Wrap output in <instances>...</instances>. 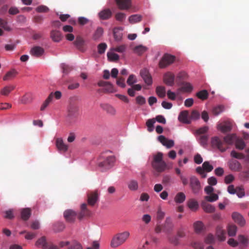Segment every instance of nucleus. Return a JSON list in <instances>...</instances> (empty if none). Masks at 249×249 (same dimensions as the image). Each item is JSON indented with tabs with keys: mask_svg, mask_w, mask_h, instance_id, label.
<instances>
[{
	"mask_svg": "<svg viewBox=\"0 0 249 249\" xmlns=\"http://www.w3.org/2000/svg\"><path fill=\"white\" fill-rule=\"evenodd\" d=\"M126 82L128 85L132 86L137 82V78L134 74H131L129 76Z\"/></svg>",
	"mask_w": 249,
	"mask_h": 249,
	"instance_id": "052dcab7",
	"label": "nucleus"
},
{
	"mask_svg": "<svg viewBox=\"0 0 249 249\" xmlns=\"http://www.w3.org/2000/svg\"><path fill=\"white\" fill-rule=\"evenodd\" d=\"M210 196H205V199L208 202H213L218 199V196L215 194L212 193L210 194Z\"/></svg>",
	"mask_w": 249,
	"mask_h": 249,
	"instance_id": "603ef678",
	"label": "nucleus"
},
{
	"mask_svg": "<svg viewBox=\"0 0 249 249\" xmlns=\"http://www.w3.org/2000/svg\"><path fill=\"white\" fill-rule=\"evenodd\" d=\"M181 89L185 92H191L193 89V87L189 83H184L181 87Z\"/></svg>",
	"mask_w": 249,
	"mask_h": 249,
	"instance_id": "13d9d810",
	"label": "nucleus"
},
{
	"mask_svg": "<svg viewBox=\"0 0 249 249\" xmlns=\"http://www.w3.org/2000/svg\"><path fill=\"white\" fill-rule=\"evenodd\" d=\"M61 67L63 70V72L65 74H68L72 70L71 67L65 64H62Z\"/></svg>",
	"mask_w": 249,
	"mask_h": 249,
	"instance_id": "0e129e2a",
	"label": "nucleus"
},
{
	"mask_svg": "<svg viewBox=\"0 0 249 249\" xmlns=\"http://www.w3.org/2000/svg\"><path fill=\"white\" fill-rule=\"evenodd\" d=\"M17 74V72L15 70H13L11 71H9L6 73L5 75L3 77V79L4 81L9 80L12 78L14 77Z\"/></svg>",
	"mask_w": 249,
	"mask_h": 249,
	"instance_id": "09e8293b",
	"label": "nucleus"
},
{
	"mask_svg": "<svg viewBox=\"0 0 249 249\" xmlns=\"http://www.w3.org/2000/svg\"><path fill=\"white\" fill-rule=\"evenodd\" d=\"M115 18L117 20L122 22L126 18V15L122 12H119L116 14Z\"/></svg>",
	"mask_w": 249,
	"mask_h": 249,
	"instance_id": "69168bd1",
	"label": "nucleus"
},
{
	"mask_svg": "<svg viewBox=\"0 0 249 249\" xmlns=\"http://www.w3.org/2000/svg\"><path fill=\"white\" fill-rule=\"evenodd\" d=\"M235 147L239 150H243L246 146V143L244 141L239 138H237L235 142Z\"/></svg>",
	"mask_w": 249,
	"mask_h": 249,
	"instance_id": "a19ab883",
	"label": "nucleus"
},
{
	"mask_svg": "<svg viewBox=\"0 0 249 249\" xmlns=\"http://www.w3.org/2000/svg\"><path fill=\"white\" fill-rule=\"evenodd\" d=\"M175 75L171 72H167L164 74L163 81L164 83L169 86H172L174 84Z\"/></svg>",
	"mask_w": 249,
	"mask_h": 249,
	"instance_id": "ddd939ff",
	"label": "nucleus"
},
{
	"mask_svg": "<svg viewBox=\"0 0 249 249\" xmlns=\"http://www.w3.org/2000/svg\"><path fill=\"white\" fill-rule=\"evenodd\" d=\"M112 12L109 9H105L99 13L98 15L100 19L106 20L112 16Z\"/></svg>",
	"mask_w": 249,
	"mask_h": 249,
	"instance_id": "4be33fe9",
	"label": "nucleus"
},
{
	"mask_svg": "<svg viewBox=\"0 0 249 249\" xmlns=\"http://www.w3.org/2000/svg\"><path fill=\"white\" fill-rule=\"evenodd\" d=\"M185 195L182 192H179L176 195L174 200L177 203H182L185 201Z\"/></svg>",
	"mask_w": 249,
	"mask_h": 249,
	"instance_id": "e433bc0d",
	"label": "nucleus"
},
{
	"mask_svg": "<svg viewBox=\"0 0 249 249\" xmlns=\"http://www.w3.org/2000/svg\"><path fill=\"white\" fill-rule=\"evenodd\" d=\"M201 206L203 210L208 213H212L215 211V208L211 204L208 203L206 201L202 202Z\"/></svg>",
	"mask_w": 249,
	"mask_h": 249,
	"instance_id": "cd10ccee",
	"label": "nucleus"
},
{
	"mask_svg": "<svg viewBox=\"0 0 249 249\" xmlns=\"http://www.w3.org/2000/svg\"><path fill=\"white\" fill-rule=\"evenodd\" d=\"M85 41L83 38L81 36H77L74 42V44L76 47L80 51H84V46Z\"/></svg>",
	"mask_w": 249,
	"mask_h": 249,
	"instance_id": "393cba45",
	"label": "nucleus"
},
{
	"mask_svg": "<svg viewBox=\"0 0 249 249\" xmlns=\"http://www.w3.org/2000/svg\"><path fill=\"white\" fill-rule=\"evenodd\" d=\"M229 168L232 171L239 172L242 169L241 163L236 160H231L228 162Z\"/></svg>",
	"mask_w": 249,
	"mask_h": 249,
	"instance_id": "4468645a",
	"label": "nucleus"
},
{
	"mask_svg": "<svg viewBox=\"0 0 249 249\" xmlns=\"http://www.w3.org/2000/svg\"><path fill=\"white\" fill-rule=\"evenodd\" d=\"M187 206L193 211H196L198 208V203L194 199H189L187 202Z\"/></svg>",
	"mask_w": 249,
	"mask_h": 249,
	"instance_id": "2f4dec72",
	"label": "nucleus"
},
{
	"mask_svg": "<svg viewBox=\"0 0 249 249\" xmlns=\"http://www.w3.org/2000/svg\"><path fill=\"white\" fill-rule=\"evenodd\" d=\"M53 98V93L52 92L49 95V96L48 97V98L46 99V100L44 102L43 104L42 105V106L40 107V110L41 111H43L45 110V109L49 105L50 103L52 101Z\"/></svg>",
	"mask_w": 249,
	"mask_h": 249,
	"instance_id": "37998d69",
	"label": "nucleus"
},
{
	"mask_svg": "<svg viewBox=\"0 0 249 249\" xmlns=\"http://www.w3.org/2000/svg\"><path fill=\"white\" fill-rule=\"evenodd\" d=\"M77 213L72 210H66L64 213V216L66 220L70 223L73 222L76 218Z\"/></svg>",
	"mask_w": 249,
	"mask_h": 249,
	"instance_id": "9b49d317",
	"label": "nucleus"
},
{
	"mask_svg": "<svg viewBox=\"0 0 249 249\" xmlns=\"http://www.w3.org/2000/svg\"><path fill=\"white\" fill-rule=\"evenodd\" d=\"M189 187L193 193L197 194L202 190L201 183L198 178L195 176L189 178Z\"/></svg>",
	"mask_w": 249,
	"mask_h": 249,
	"instance_id": "39448f33",
	"label": "nucleus"
},
{
	"mask_svg": "<svg viewBox=\"0 0 249 249\" xmlns=\"http://www.w3.org/2000/svg\"><path fill=\"white\" fill-rule=\"evenodd\" d=\"M178 120L184 124H190L191 122L189 111L187 110H183L180 112L178 117Z\"/></svg>",
	"mask_w": 249,
	"mask_h": 249,
	"instance_id": "f8f14e48",
	"label": "nucleus"
},
{
	"mask_svg": "<svg viewBox=\"0 0 249 249\" xmlns=\"http://www.w3.org/2000/svg\"><path fill=\"white\" fill-rule=\"evenodd\" d=\"M107 56L108 59L112 61H116L119 59V55L114 53H108Z\"/></svg>",
	"mask_w": 249,
	"mask_h": 249,
	"instance_id": "6e6d98bb",
	"label": "nucleus"
},
{
	"mask_svg": "<svg viewBox=\"0 0 249 249\" xmlns=\"http://www.w3.org/2000/svg\"><path fill=\"white\" fill-rule=\"evenodd\" d=\"M196 95L199 99L202 100H205L207 99L208 97V92L206 90L204 89L198 92Z\"/></svg>",
	"mask_w": 249,
	"mask_h": 249,
	"instance_id": "c03bdc74",
	"label": "nucleus"
},
{
	"mask_svg": "<svg viewBox=\"0 0 249 249\" xmlns=\"http://www.w3.org/2000/svg\"><path fill=\"white\" fill-rule=\"evenodd\" d=\"M142 19V16L140 15H133L129 17L128 20L131 24H134L141 21Z\"/></svg>",
	"mask_w": 249,
	"mask_h": 249,
	"instance_id": "58836bf2",
	"label": "nucleus"
},
{
	"mask_svg": "<svg viewBox=\"0 0 249 249\" xmlns=\"http://www.w3.org/2000/svg\"><path fill=\"white\" fill-rule=\"evenodd\" d=\"M91 212L87 208V204L83 203L81 205V211L78 215V218L79 220H81L85 216H90Z\"/></svg>",
	"mask_w": 249,
	"mask_h": 249,
	"instance_id": "2eb2a0df",
	"label": "nucleus"
},
{
	"mask_svg": "<svg viewBox=\"0 0 249 249\" xmlns=\"http://www.w3.org/2000/svg\"><path fill=\"white\" fill-rule=\"evenodd\" d=\"M156 92L160 98H164L166 95L165 88L163 86H158L156 89Z\"/></svg>",
	"mask_w": 249,
	"mask_h": 249,
	"instance_id": "4c0bfd02",
	"label": "nucleus"
},
{
	"mask_svg": "<svg viewBox=\"0 0 249 249\" xmlns=\"http://www.w3.org/2000/svg\"><path fill=\"white\" fill-rule=\"evenodd\" d=\"M118 8L122 10H127L132 7L131 0H115Z\"/></svg>",
	"mask_w": 249,
	"mask_h": 249,
	"instance_id": "1a4fd4ad",
	"label": "nucleus"
},
{
	"mask_svg": "<svg viewBox=\"0 0 249 249\" xmlns=\"http://www.w3.org/2000/svg\"><path fill=\"white\" fill-rule=\"evenodd\" d=\"M101 107L106 111L108 113L112 115H114L116 114L115 109L111 106L108 104H104L101 105Z\"/></svg>",
	"mask_w": 249,
	"mask_h": 249,
	"instance_id": "f704fd0d",
	"label": "nucleus"
},
{
	"mask_svg": "<svg viewBox=\"0 0 249 249\" xmlns=\"http://www.w3.org/2000/svg\"><path fill=\"white\" fill-rule=\"evenodd\" d=\"M21 218L24 221H27L31 215V210L30 208H24L21 210Z\"/></svg>",
	"mask_w": 249,
	"mask_h": 249,
	"instance_id": "c85d7f7f",
	"label": "nucleus"
},
{
	"mask_svg": "<svg viewBox=\"0 0 249 249\" xmlns=\"http://www.w3.org/2000/svg\"><path fill=\"white\" fill-rule=\"evenodd\" d=\"M68 249H83V248L79 243L74 242L69 247Z\"/></svg>",
	"mask_w": 249,
	"mask_h": 249,
	"instance_id": "338daca9",
	"label": "nucleus"
},
{
	"mask_svg": "<svg viewBox=\"0 0 249 249\" xmlns=\"http://www.w3.org/2000/svg\"><path fill=\"white\" fill-rule=\"evenodd\" d=\"M147 50V48L142 45H140L135 46L133 48V51L134 53L137 54L139 55L142 54Z\"/></svg>",
	"mask_w": 249,
	"mask_h": 249,
	"instance_id": "7c9ffc66",
	"label": "nucleus"
},
{
	"mask_svg": "<svg viewBox=\"0 0 249 249\" xmlns=\"http://www.w3.org/2000/svg\"><path fill=\"white\" fill-rule=\"evenodd\" d=\"M231 157L238 159H244L245 158V155L244 154L238 153L234 150L231 152Z\"/></svg>",
	"mask_w": 249,
	"mask_h": 249,
	"instance_id": "5fc2aeb1",
	"label": "nucleus"
},
{
	"mask_svg": "<svg viewBox=\"0 0 249 249\" xmlns=\"http://www.w3.org/2000/svg\"><path fill=\"white\" fill-rule=\"evenodd\" d=\"M176 60V57L174 55L165 53L159 63V67L160 69H164L173 64Z\"/></svg>",
	"mask_w": 249,
	"mask_h": 249,
	"instance_id": "423d86ee",
	"label": "nucleus"
},
{
	"mask_svg": "<svg viewBox=\"0 0 249 249\" xmlns=\"http://www.w3.org/2000/svg\"><path fill=\"white\" fill-rule=\"evenodd\" d=\"M232 218L233 220L240 226H244L246 221L242 215L237 212H234L232 214Z\"/></svg>",
	"mask_w": 249,
	"mask_h": 249,
	"instance_id": "6ab92c4d",
	"label": "nucleus"
},
{
	"mask_svg": "<svg viewBox=\"0 0 249 249\" xmlns=\"http://www.w3.org/2000/svg\"><path fill=\"white\" fill-rule=\"evenodd\" d=\"M216 235L219 240L223 241L226 239V232L220 226H218L216 229Z\"/></svg>",
	"mask_w": 249,
	"mask_h": 249,
	"instance_id": "5701e85b",
	"label": "nucleus"
},
{
	"mask_svg": "<svg viewBox=\"0 0 249 249\" xmlns=\"http://www.w3.org/2000/svg\"><path fill=\"white\" fill-rule=\"evenodd\" d=\"M73 97L71 99V101L67 108V122L71 124L75 123L79 115V107L75 103L72 102Z\"/></svg>",
	"mask_w": 249,
	"mask_h": 249,
	"instance_id": "f03ea898",
	"label": "nucleus"
},
{
	"mask_svg": "<svg viewBox=\"0 0 249 249\" xmlns=\"http://www.w3.org/2000/svg\"><path fill=\"white\" fill-rule=\"evenodd\" d=\"M237 231V227L234 225H229L228 227V232L230 236H235Z\"/></svg>",
	"mask_w": 249,
	"mask_h": 249,
	"instance_id": "a18cd8bd",
	"label": "nucleus"
},
{
	"mask_svg": "<svg viewBox=\"0 0 249 249\" xmlns=\"http://www.w3.org/2000/svg\"><path fill=\"white\" fill-rule=\"evenodd\" d=\"M162 227L163 231L166 233H170L173 231L174 225L170 217L166 218L164 223L162 224Z\"/></svg>",
	"mask_w": 249,
	"mask_h": 249,
	"instance_id": "6e6552de",
	"label": "nucleus"
},
{
	"mask_svg": "<svg viewBox=\"0 0 249 249\" xmlns=\"http://www.w3.org/2000/svg\"><path fill=\"white\" fill-rule=\"evenodd\" d=\"M168 240L171 243L173 244V245L177 246L178 244L179 241L178 239L177 236H168L167 237Z\"/></svg>",
	"mask_w": 249,
	"mask_h": 249,
	"instance_id": "e2e57ef3",
	"label": "nucleus"
},
{
	"mask_svg": "<svg viewBox=\"0 0 249 249\" xmlns=\"http://www.w3.org/2000/svg\"><path fill=\"white\" fill-rule=\"evenodd\" d=\"M140 74L141 77L148 85H150L152 83V77L150 75L148 71L146 69H143L141 71Z\"/></svg>",
	"mask_w": 249,
	"mask_h": 249,
	"instance_id": "a211bd4d",
	"label": "nucleus"
},
{
	"mask_svg": "<svg viewBox=\"0 0 249 249\" xmlns=\"http://www.w3.org/2000/svg\"><path fill=\"white\" fill-rule=\"evenodd\" d=\"M158 140L167 148H170L174 145V142L171 140H168L163 135H160L158 137Z\"/></svg>",
	"mask_w": 249,
	"mask_h": 249,
	"instance_id": "aec40b11",
	"label": "nucleus"
},
{
	"mask_svg": "<svg viewBox=\"0 0 249 249\" xmlns=\"http://www.w3.org/2000/svg\"><path fill=\"white\" fill-rule=\"evenodd\" d=\"M55 145L58 151L65 152L68 149V145L65 144L62 138H57L55 141Z\"/></svg>",
	"mask_w": 249,
	"mask_h": 249,
	"instance_id": "dca6fc26",
	"label": "nucleus"
},
{
	"mask_svg": "<svg viewBox=\"0 0 249 249\" xmlns=\"http://www.w3.org/2000/svg\"><path fill=\"white\" fill-rule=\"evenodd\" d=\"M236 139L237 137L235 134H229L224 137V141L226 143L228 144H231L234 142H235Z\"/></svg>",
	"mask_w": 249,
	"mask_h": 249,
	"instance_id": "72a5a7b5",
	"label": "nucleus"
},
{
	"mask_svg": "<svg viewBox=\"0 0 249 249\" xmlns=\"http://www.w3.org/2000/svg\"><path fill=\"white\" fill-rule=\"evenodd\" d=\"M65 228V226L63 223L58 222L54 225L53 230L57 232H59L63 230Z\"/></svg>",
	"mask_w": 249,
	"mask_h": 249,
	"instance_id": "bf43d9fd",
	"label": "nucleus"
},
{
	"mask_svg": "<svg viewBox=\"0 0 249 249\" xmlns=\"http://www.w3.org/2000/svg\"><path fill=\"white\" fill-rule=\"evenodd\" d=\"M103 34V29L101 27H98L95 31L93 36V39L95 40L100 38Z\"/></svg>",
	"mask_w": 249,
	"mask_h": 249,
	"instance_id": "de8ad7c7",
	"label": "nucleus"
},
{
	"mask_svg": "<svg viewBox=\"0 0 249 249\" xmlns=\"http://www.w3.org/2000/svg\"><path fill=\"white\" fill-rule=\"evenodd\" d=\"M211 142L213 146L217 147L221 152L225 151L227 149L223 147L224 142L218 137L212 138Z\"/></svg>",
	"mask_w": 249,
	"mask_h": 249,
	"instance_id": "9d476101",
	"label": "nucleus"
},
{
	"mask_svg": "<svg viewBox=\"0 0 249 249\" xmlns=\"http://www.w3.org/2000/svg\"><path fill=\"white\" fill-rule=\"evenodd\" d=\"M130 233L128 231L117 234L112 239L110 246L112 248H116L125 242L129 237Z\"/></svg>",
	"mask_w": 249,
	"mask_h": 249,
	"instance_id": "20e7f679",
	"label": "nucleus"
},
{
	"mask_svg": "<svg viewBox=\"0 0 249 249\" xmlns=\"http://www.w3.org/2000/svg\"><path fill=\"white\" fill-rule=\"evenodd\" d=\"M87 201L89 205L93 206L99 200V194L97 190L90 191L87 194Z\"/></svg>",
	"mask_w": 249,
	"mask_h": 249,
	"instance_id": "0eeeda50",
	"label": "nucleus"
},
{
	"mask_svg": "<svg viewBox=\"0 0 249 249\" xmlns=\"http://www.w3.org/2000/svg\"><path fill=\"white\" fill-rule=\"evenodd\" d=\"M51 37L53 41L58 42L62 39L63 36L59 31L53 30L51 32Z\"/></svg>",
	"mask_w": 249,
	"mask_h": 249,
	"instance_id": "a878e982",
	"label": "nucleus"
},
{
	"mask_svg": "<svg viewBox=\"0 0 249 249\" xmlns=\"http://www.w3.org/2000/svg\"><path fill=\"white\" fill-rule=\"evenodd\" d=\"M20 234H22L23 233H26L25 236V238L27 240H31L33 239L36 236V234L33 232H29L26 231H22L19 233Z\"/></svg>",
	"mask_w": 249,
	"mask_h": 249,
	"instance_id": "680f3d73",
	"label": "nucleus"
},
{
	"mask_svg": "<svg viewBox=\"0 0 249 249\" xmlns=\"http://www.w3.org/2000/svg\"><path fill=\"white\" fill-rule=\"evenodd\" d=\"M32 101V95L30 93H26L21 99V103L23 104H28Z\"/></svg>",
	"mask_w": 249,
	"mask_h": 249,
	"instance_id": "ea45409f",
	"label": "nucleus"
},
{
	"mask_svg": "<svg viewBox=\"0 0 249 249\" xmlns=\"http://www.w3.org/2000/svg\"><path fill=\"white\" fill-rule=\"evenodd\" d=\"M123 29L122 27H116L113 30V36L115 40L120 41L122 38L123 34L121 32Z\"/></svg>",
	"mask_w": 249,
	"mask_h": 249,
	"instance_id": "c756f323",
	"label": "nucleus"
},
{
	"mask_svg": "<svg viewBox=\"0 0 249 249\" xmlns=\"http://www.w3.org/2000/svg\"><path fill=\"white\" fill-rule=\"evenodd\" d=\"M97 85L99 87H106V88L105 89V92H112V85L109 82H106L103 80L99 81Z\"/></svg>",
	"mask_w": 249,
	"mask_h": 249,
	"instance_id": "bb28decb",
	"label": "nucleus"
},
{
	"mask_svg": "<svg viewBox=\"0 0 249 249\" xmlns=\"http://www.w3.org/2000/svg\"><path fill=\"white\" fill-rule=\"evenodd\" d=\"M140 74L141 77L148 85H150L152 83V77L150 75L148 71L146 69H143L141 71Z\"/></svg>",
	"mask_w": 249,
	"mask_h": 249,
	"instance_id": "f3484780",
	"label": "nucleus"
},
{
	"mask_svg": "<svg viewBox=\"0 0 249 249\" xmlns=\"http://www.w3.org/2000/svg\"><path fill=\"white\" fill-rule=\"evenodd\" d=\"M15 88V87L13 85L6 86L1 89L0 94L4 96H8Z\"/></svg>",
	"mask_w": 249,
	"mask_h": 249,
	"instance_id": "c9c22d12",
	"label": "nucleus"
},
{
	"mask_svg": "<svg viewBox=\"0 0 249 249\" xmlns=\"http://www.w3.org/2000/svg\"><path fill=\"white\" fill-rule=\"evenodd\" d=\"M202 167L206 172H210L213 169V166L210 164L209 161H205L202 164Z\"/></svg>",
	"mask_w": 249,
	"mask_h": 249,
	"instance_id": "864d4df0",
	"label": "nucleus"
},
{
	"mask_svg": "<svg viewBox=\"0 0 249 249\" xmlns=\"http://www.w3.org/2000/svg\"><path fill=\"white\" fill-rule=\"evenodd\" d=\"M232 127L231 124L230 122H225L222 124H219L218 125V129L223 133L229 132L231 130Z\"/></svg>",
	"mask_w": 249,
	"mask_h": 249,
	"instance_id": "b1692460",
	"label": "nucleus"
},
{
	"mask_svg": "<svg viewBox=\"0 0 249 249\" xmlns=\"http://www.w3.org/2000/svg\"><path fill=\"white\" fill-rule=\"evenodd\" d=\"M48 243L46 242V238L45 236H42L38 239L36 243V246L37 247H41L43 249L46 247Z\"/></svg>",
	"mask_w": 249,
	"mask_h": 249,
	"instance_id": "79ce46f5",
	"label": "nucleus"
},
{
	"mask_svg": "<svg viewBox=\"0 0 249 249\" xmlns=\"http://www.w3.org/2000/svg\"><path fill=\"white\" fill-rule=\"evenodd\" d=\"M44 52V50L41 47L35 46L30 50V54L36 57H39L41 56Z\"/></svg>",
	"mask_w": 249,
	"mask_h": 249,
	"instance_id": "412c9836",
	"label": "nucleus"
},
{
	"mask_svg": "<svg viewBox=\"0 0 249 249\" xmlns=\"http://www.w3.org/2000/svg\"><path fill=\"white\" fill-rule=\"evenodd\" d=\"M128 189L132 191H137L139 188V183L137 180L131 179L127 183Z\"/></svg>",
	"mask_w": 249,
	"mask_h": 249,
	"instance_id": "473e14b6",
	"label": "nucleus"
},
{
	"mask_svg": "<svg viewBox=\"0 0 249 249\" xmlns=\"http://www.w3.org/2000/svg\"><path fill=\"white\" fill-rule=\"evenodd\" d=\"M203 224L202 222L198 221L194 223V228L196 232H200L203 229Z\"/></svg>",
	"mask_w": 249,
	"mask_h": 249,
	"instance_id": "49530a36",
	"label": "nucleus"
},
{
	"mask_svg": "<svg viewBox=\"0 0 249 249\" xmlns=\"http://www.w3.org/2000/svg\"><path fill=\"white\" fill-rule=\"evenodd\" d=\"M156 120L155 119H148L146 123V125L147 126V130L151 132L153 131L154 124L155 123Z\"/></svg>",
	"mask_w": 249,
	"mask_h": 249,
	"instance_id": "8fccbe9b",
	"label": "nucleus"
},
{
	"mask_svg": "<svg viewBox=\"0 0 249 249\" xmlns=\"http://www.w3.org/2000/svg\"><path fill=\"white\" fill-rule=\"evenodd\" d=\"M151 165L153 169L159 173L163 172L166 170L167 165L163 160V154L162 153L158 152L153 156Z\"/></svg>",
	"mask_w": 249,
	"mask_h": 249,
	"instance_id": "7ed1b4c3",
	"label": "nucleus"
},
{
	"mask_svg": "<svg viewBox=\"0 0 249 249\" xmlns=\"http://www.w3.org/2000/svg\"><path fill=\"white\" fill-rule=\"evenodd\" d=\"M248 170L241 172L240 177L242 179L247 180L249 178V167H247Z\"/></svg>",
	"mask_w": 249,
	"mask_h": 249,
	"instance_id": "774afa93",
	"label": "nucleus"
},
{
	"mask_svg": "<svg viewBox=\"0 0 249 249\" xmlns=\"http://www.w3.org/2000/svg\"><path fill=\"white\" fill-rule=\"evenodd\" d=\"M235 194L239 198H242L245 196V193L243 186H240L236 187Z\"/></svg>",
	"mask_w": 249,
	"mask_h": 249,
	"instance_id": "3c124183",
	"label": "nucleus"
},
{
	"mask_svg": "<svg viewBox=\"0 0 249 249\" xmlns=\"http://www.w3.org/2000/svg\"><path fill=\"white\" fill-rule=\"evenodd\" d=\"M110 153V151L103 153L99 159L98 165L102 171L109 169L114 165L116 158L114 155L108 154Z\"/></svg>",
	"mask_w": 249,
	"mask_h": 249,
	"instance_id": "f257e3e1",
	"label": "nucleus"
},
{
	"mask_svg": "<svg viewBox=\"0 0 249 249\" xmlns=\"http://www.w3.org/2000/svg\"><path fill=\"white\" fill-rule=\"evenodd\" d=\"M107 48V45L105 43L99 44L97 46L98 53L99 54H103L105 53Z\"/></svg>",
	"mask_w": 249,
	"mask_h": 249,
	"instance_id": "4d7b16f0",
	"label": "nucleus"
}]
</instances>
